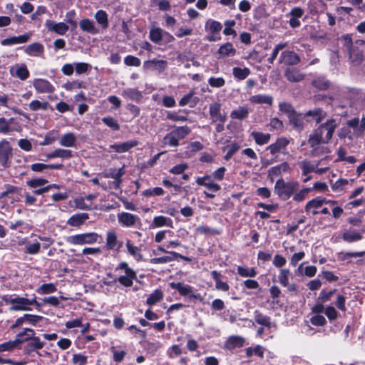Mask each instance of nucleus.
I'll list each match as a JSON object with an SVG mask.
<instances>
[{
  "label": "nucleus",
  "instance_id": "obj_23",
  "mask_svg": "<svg viewBox=\"0 0 365 365\" xmlns=\"http://www.w3.org/2000/svg\"><path fill=\"white\" fill-rule=\"evenodd\" d=\"M80 29L93 35L98 34L99 29L96 26L95 23L89 19H83L79 23Z\"/></svg>",
  "mask_w": 365,
  "mask_h": 365
},
{
  "label": "nucleus",
  "instance_id": "obj_3",
  "mask_svg": "<svg viewBox=\"0 0 365 365\" xmlns=\"http://www.w3.org/2000/svg\"><path fill=\"white\" fill-rule=\"evenodd\" d=\"M115 272L118 274V282L125 287H131L137 278L136 272L126 262H120L115 268Z\"/></svg>",
  "mask_w": 365,
  "mask_h": 365
},
{
  "label": "nucleus",
  "instance_id": "obj_17",
  "mask_svg": "<svg viewBox=\"0 0 365 365\" xmlns=\"http://www.w3.org/2000/svg\"><path fill=\"white\" fill-rule=\"evenodd\" d=\"M292 169L287 162H284L279 165L271 168L268 170V176L271 181H274L276 177L280 176L283 173H289Z\"/></svg>",
  "mask_w": 365,
  "mask_h": 365
},
{
  "label": "nucleus",
  "instance_id": "obj_61",
  "mask_svg": "<svg viewBox=\"0 0 365 365\" xmlns=\"http://www.w3.org/2000/svg\"><path fill=\"white\" fill-rule=\"evenodd\" d=\"M346 297L343 294H337L335 302L336 307L341 312H346Z\"/></svg>",
  "mask_w": 365,
  "mask_h": 365
},
{
  "label": "nucleus",
  "instance_id": "obj_54",
  "mask_svg": "<svg viewBox=\"0 0 365 365\" xmlns=\"http://www.w3.org/2000/svg\"><path fill=\"white\" fill-rule=\"evenodd\" d=\"M299 165L302 169V175H307L315 170V165L307 160L299 162Z\"/></svg>",
  "mask_w": 365,
  "mask_h": 365
},
{
  "label": "nucleus",
  "instance_id": "obj_60",
  "mask_svg": "<svg viewBox=\"0 0 365 365\" xmlns=\"http://www.w3.org/2000/svg\"><path fill=\"white\" fill-rule=\"evenodd\" d=\"M40 249L39 242L30 243L25 247V252L29 255H36L40 252Z\"/></svg>",
  "mask_w": 365,
  "mask_h": 365
},
{
  "label": "nucleus",
  "instance_id": "obj_9",
  "mask_svg": "<svg viewBox=\"0 0 365 365\" xmlns=\"http://www.w3.org/2000/svg\"><path fill=\"white\" fill-rule=\"evenodd\" d=\"M123 241L118 237L116 232L109 230L106 233V247L107 250L115 252H119L123 247Z\"/></svg>",
  "mask_w": 365,
  "mask_h": 365
},
{
  "label": "nucleus",
  "instance_id": "obj_38",
  "mask_svg": "<svg viewBox=\"0 0 365 365\" xmlns=\"http://www.w3.org/2000/svg\"><path fill=\"white\" fill-rule=\"evenodd\" d=\"M251 135L257 145H262L269 143L271 135L269 133H264L257 131H253Z\"/></svg>",
  "mask_w": 365,
  "mask_h": 365
},
{
  "label": "nucleus",
  "instance_id": "obj_63",
  "mask_svg": "<svg viewBox=\"0 0 365 365\" xmlns=\"http://www.w3.org/2000/svg\"><path fill=\"white\" fill-rule=\"evenodd\" d=\"M208 83L211 87L213 88H221L225 86V81L222 77H211L208 80Z\"/></svg>",
  "mask_w": 365,
  "mask_h": 365
},
{
  "label": "nucleus",
  "instance_id": "obj_28",
  "mask_svg": "<svg viewBox=\"0 0 365 365\" xmlns=\"http://www.w3.org/2000/svg\"><path fill=\"white\" fill-rule=\"evenodd\" d=\"M88 219L87 213H78L72 215L67 220V224L73 227H79Z\"/></svg>",
  "mask_w": 365,
  "mask_h": 365
},
{
  "label": "nucleus",
  "instance_id": "obj_34",
  "mask_svg": "<svg viewBox=\"0 0 365 365\" xmlns=\"http://www.w3.org/2000/svg\"><path fill=\"white\" fill-rule=\"evenodd\" d=\"M21 334H17L14 341H9L0 344V351H11L19 344L24 343V339L21 338Z\"/></svg>",
  "mask_w": 365,
  "mask_h": 365
},
{
  "label": "nucleus",
  "instance_id": "obj_7",
  "mask_svg": "<svg viewBox=\"0 0 365 365\" xmlns=\"http://www.w3.org/2000/svg\"><path fill=\"white\" fill-rule=\"evenodd\" d=\"M190 132V128L186 125L178 127L164 137L163 142L165 145L176 147L179 145V141L185 138Z\"/></svg>",
  "mask_w": 365,
  "mask_h": 365
},
{
  "label": "nucleus",
  "instance_id": "obj_42",
  "mask_svg": "<svg viewBox=\"0 0 365 365\" xmlns=\"http://www.w3.org/2000/svg\"><path fill=\"white\" fill-rule=\"evenodd\" d=\"M326 116V112L321 108L310 110L305 114V117H312L317 123L321 122Z\"/></svg>",
  "mask_w": 365,
  "mask_h": 365
},
{
  "label": "nucleus",
  "instance_id": "obj_59",
  "mask_svg": "<svg viewBox=\"0 0 365 365\" xmlns=\"http://www.w3.org/2000/svg\"><path fill=\"white\" fill-rule=\"evenodd\" d=\"M336 289H332L331 291L327 292L325 290H322L318 297V301L322 303H325L331 299L335 293Z\"/></svg>",
  "mask_w": 365,
  "mask_h": 365
},
{
  "label": "nucleus",
  "instance_id": "obj_50",
  "mask_svg": "<svg viewBox=\"0 0 365 365\" xmlns=\"http://www.w3.org/2000/svg\"><path fill=\"white\" fill-rule=\"evenodd\" d=\"M58 138V131L52 130L48 132L44 137L43 141L40 143L41 145H48L52 144Z\"/></svg>",
  "mask_w": 365,
  "mask_h": 365
},
{
  "label": "nucleus",
  "instance_id": "obj_25",
  "mask_svg": "<svg viewBox=\"0 0 365 365\" xmlns=\"http://www.w3.org/2000/svg\"><path fill=\"white\" fill-rule=\"evenodd\" d=\"M73 156L72 151L68 149L56 148L46 155L47 159H69Z\"/></svg>",
  "mask_w": 365,
  "mask_h": 365
},
{
  "label": "nucleus",
  "instance_id": "obj_48",
  "mask_svg": "<svg viewBox=\"0 0 365 365\" xmlns=\"http://www.w3.org/2000/svg\"><path fill=\"white\" fill-rule=\"evenodd\" d=\"M255 322L262 326L270 328L271 319L269 317L262 314L258 311L255 312Z\"/></svg>",
  "mask_w": 365,
  "mask_h": 365
},
{
  "label": "nucleus",
  "instance_id": "obj_18",
  "mask_svg": "<svg viewBox=\"0 0 365 365\" xmlns=\"http://www.w3.org/2000/svg\"><path fill=\"white\" fill-rule=\"evenodd\" d=\"M10 74L21 81L27 79L29 76V71L25 64L16 63L12 66L9 70Z\"/></svg>",
  "mask_w": 365,
  "mask_h": 365
},
{
  "label": "nucleus",
  "instance_id": "obj_43",
  "mask_svg": "<svg viewBox=\"0 0 365 365\" xmlns=\"http://www.w3.org/2000/svg\"><path fill=\"white\" fill-rule=\"evenodd\" d=\"M218 53L222 57L233 56L236 53V50L231 43H226L219 48Z\"/></svg>",
  "mask_w": 365,
  "mask_h": 365
},
{
  "label": "nucleus",
  "instance_id": "obj_20",
  "mask_svg": "<svg viewBox=\"0 0 365 365\" xmlns=\"http://www.w3.org/2000/svg\"><path fill=\"white\" fill-rule=\"evenodd\" d=\"M279 62L287 65H296L299 62V57L293 51H283L279 58Z\"/></svg>",
  "mask_w": 365,
  "mask_h": 365
},
{
  "label": "nucleus",
  "instance_id": "obj_45",
  "mask_svg": "<svg viewBox=\"0 0 365 365\" xmlns=\"http://www.w3.org/2000/svg\"><path fill=\"white\" fill-rule=\"evenodd\" d=\"M163 298V292L162 290L157 289L152 292L146 300V304L153 306L158 302H160Z\"/></svg>",
  "mask_w": 365,
  "mask_h": 365
},
{
  "label": "nucleus",
  "instance_id": "obj_13",
  "mask_svg": "<svg viewBox=\"0 0 365 365\" xmlns=\"http://www.w3.org/2000/svg\"><path fill=\"white\" fill-rule=\"evenodd\" d=\"M32 84L36 92L39 93H51L55 91L54 86L44 78H36Z\"/></svg>",
  "mask_w": 365,
  "mask_h": 365
},
{
  "label": "nucleus",
  "instance_id": "obj_22",
  "mask_svg": "<svg viewBox=\"0 0 365 365\" xmlns=\"http://www.w3.org/2000/svg\"><path fill=\"white\" fill-rule=\"evenodd\" d=\"M125 247L128 253L132 256L137 262L142 261L143 255L140 247L135 246L130 240H127Z\"/></svg>",
  "mask_w": 365,
  "mask_h": 365
},
{
  "label": "nucleus",
  "instance_id": "obj_56",
  "mask_svg": "<svg viewBox=\"0 0 365 365\" xmlns=\"http://www.w3.org/2000/svg\"><path fill=\"white\" fill-rule=\"evenodd\" d=\"M48 105L47 102H41L38 100H34L30 102L29 106L31 110L36 111L41 109L46 110L48 108Z\"/></svg>",
  "mask_w": 365,
  "mask_h": 365
},
{
  "label": "nucleus",
  "instance_id": "obj_44",
  "mask_svg": "<svg viewBox=\"0 0 365 365\" xmlns=\"http://www.w3.org/2000/svg\"><path fill=\"white\" fill-rule=\"evenodd\" d=\"M95 19L103 29L108 27V16L105 11L98 10L95 14Z\"/></svg>",
  "mask_w": 365,
  "mask_h": 365
},
{
  "label": "nucleus",
  "instance_id": "obj_57",
  "mask_svg": "<svg viewBox=\"0 0 365 365\" xmlns=\"http://www.w3.org/2000/svg\"><path fill=\"white\" fill-rule=\"evenodd\" d=\"M47 183L48 180L44 178H35L26 182L27 185L34 189L41 187Z\"/></svg>",
  "mask_w": 365,
  "mask_h": 365
},
{
  "label": "nucleus",
  "instance_id": "obj_1",
  "mask_svg": "<svg viewBox=\"0 0 365 365\" xmlns=\"http://www.w3.org/2000/svg\"><path fill=\"white\" fill-rule=\"evenodd\" d=\"M336 127V120L329 119L325 123L320 125L309 135V144L313 148V155H319L330 153L327 147L320 146V145L327 143L330 140Z\"/></svg>",
  "mask_w": 365,
  "mask_h": 365
},
{
  "label": "nucleus",
  "instance_id": "obj_31",
  "mask_svg": "<svg viewBox=\"0 0 365 365\" xmlns=\"http://www.w3.org/2000/svg\"><path fill=\"white\" fill-rule=\"evenodd\" d=\"M76 143V138L73 133H67L63 134L59 140V144L63 147H75Z\"/></svg>",
  "mask_w": 365,
  "mask_h": 365
},
{
  "label": "nucleus",
  "instance_id": "obj_64",
  "mask_svg": "<svg viewBox=\"0 0 365 365\" xmlns=\"http://www.w3.org/2000/svg\"><path fill=\"white\" fill-rule=\"evenodd\" d=\"M87 356L81 354H74L72 357V363L74 365H86L87 364Z\"/></svg>",
  "mask_w": 365,
  "mask_h": 365
},
{
  "label": "nucleus",
  "instance_id": "obj_41",
  "mask_svg": "<svg viewBox=\"0 0 365 365\" xmlns=\"http://www.w3.org/2000/svg\"><path fill=\"white\" fill-rule=\"evenodd\" d=\"M251 71L249 68L247 67H234L232 68V75L235 78L242 81L250 76Z\"/></svg>",
  "mask_w": 365,
  "mask_h": 365
},
{
  "label": "nucleus",
  "instance_id": "obj_52",
  "mask_svg": "<svg viewBox=\"0 0 365 365\" xmlns=\"http://www.w3.org/2000/svg\"><path fill=\"white\" fill-rule=\"evenodd\" d=\"M349 184V180L344 178H340L334 183L331 184V189L336 192H341L346 189Z\"/></svg>",
  "mask_w": 365,
  "mask_h": 365
},
{
  "label": "nucleus",
  "instance_id": "obj_24",
  "mask_svg": "<svg viewBox=\"0 0 365 365\" xmlns=\"http://www.w3.org/2000/svg\"><path fill=\"white\" fill-rule=\"evenodd\" d=\"M138 141L134 140L119 144L110 145V148L113 150L116 153H121L128 151L130 149L138 145Z\"/></svg>",
  "mask_w": 365,
  "mask_h": 365
},
{
  "label": "nucleus",
  "instance_id": "obj_58",
  "mask_svg": "<svg viewBox=\"0 0 365 365\" xmlns=\"http://www.w3.org/2000/svg\"><path fill=\"white\" fill-rule=\"evenodd\" d=\"M63 88L66 91H73L74 89L85 88V86H84L83 82H82V81H71V82L68 81V82L66 83L63 85Z\"/></svg>",
  "mask_w": 365,
  "mask_h": 365
},
{
  "label": "nucleus",
  "instance_id": "obj_5",
  "mask_svg": "<svg viewBox=\"0 0 365 365\" xmlns=\"http://www.w3.org/2000/svg\"><path fill=\"white\" fill-rule=\"evenodd\" d=\"M195 181L197 185L205 187L208 190V192H204L205 197L207 198H214L215 197V193L221 190L220 185L212 179L210 174H206L202 177H197Z\"/></svg>",
  "mask_w": 365,
  "mask_h": 365
},
{
  "label": "nucleus",
  "instance_id": "obj_36",
  "mask_svg": "<svg viewBox=\"0 0 365 365\" xmlns=\"http://www.w3.org/2000/svg\"><path fill=\"white\" fill-rule=\"evenodd\" d=\"M244 344V339L239 336H230L225 343L227 349L231 350L237 347H241Z\"/></svg>",
  "mask_w": 365,
  "mask_h": 365
},
{
  "label": "nucleus",
  "instance_id": "obj_16",
  "mask_svg": "<svg viewBox=\"0 0 365 365\" xmlns=\"http://www.w3.org/2000/svg\"><path fill=\"white\" fill-rule=\"evenodd\" d=\"M209 112L210 118L213 123H225L227 120L226 115L221 113V105L219 103H214L210 104Z\"/></svg>",
  "mask_w": 365,
  "mask_h": 365
},
{
  "label": "nucleus",
  "instance_id": "obj_15",
  "mask_svg": "<svg viewBox=\"0 0 365 365\" xmlns=\"http://www.w3.org/2000/svg\"><path fill=\"white\" fill-rule=\"evenodd\" d=\"M125 174L124 167H122L119 169L115 168H110L105 173H103V175L106 178H113L114 179L113 185L115 189L120 188V184L122 182L121 177Z\"/></svg>",
  "mask_w": 365,
  "mask_h": 365
},
{
  "label": "nucleus",
  "instance_id": "obj_26",
  "mask_svg": "<svg viewBox=\"0 0 365 365\" xmlns=\"http://www.w3.org/2000/svg\"><path fill=\"white\" fill-rule=\"evenodd\" d=\"M164 35L168 37L169 41L174 39L172 35L169 34L168 32L163 31L160 28L152 29L150 31V38L154 43L160 42Z\"/></svg>",
  "mask_w": 365,
  "mask_h": 365
},
{
  "label": "nucleus",
  "instance_id": "obj_46",
  "mask_svg": "<svg viewBox=\"0 0 365 365\" xmlns=\"http://www.w3.org/2000/svg\"><path fill=\"white\" fill-rule=\"evenodd\" d=\"M57 290L56 284L53 283L43 284L36 289V292L39 294H48L55 292Z\"/></svg>",
  "mask_w": 365,
  "mask_h": 365
},
{
  "label": "nucleus",
  "instance_id": "obj_8",
  "mask_svg": "<svg viewBox=\"0 0 365 365\" xmlns=\"http://www.w3.org/2000/svg\"><path fill=\"white\" fill-rule=\"evenodd\" d=\"M324 203L334 205L337 204V202L334 200H327L322 197H317L307 202L304 207L305 211L307 212L312 213L313 215H316L319 213L317 210L320 208Z\"/></svg>",
  "mask_w": 365,
  "mask_h": 365
},
{
  "label": "nucleus",
  "instance_id": "obj_37",
  "mask_svg": "<svg viewBox=\"0 0 365 365\" xmlns=\"http://www.w3.org/2000/svg\"><path fill=\"white\" fill-rule=\"evenodd\" d=\"M122 96L129 100L138 101L142 98L141 93L135 88H126L122 91Z\"/></svg>",
  "mask_w": 365,
  "mask_h": 365
},
{
  "label": "nucleus",
  "instance_id": "obj_11",
  "mask_svg": "<svg viewBox=\"0 0 365 365\" xmlns=\"http://www.w3.org/2000/svg\"><path fill=\"white\" fill-rule=\"evenodd\" d=\"M45 27L49 32L55 33L60 36L65 35L69 30L68 25L65 22H56L48 19L45 21Z\"/></svg>",
  "mask_w": 365,
  "mask_h": 365
},
{
  "label": "nucleus",
  "instance_id": "obj_21",
  "mask_svg": "<svg viewBox=\"0 0 365 365\" xmlns=\"http://www.w3.org/2000/svg\"><path fill=\"white\" fill-rule=\"evenodd\" d=\"M24 51L30 56H38L43 53L44 47L41 43L35 42L24 47Z\"/></svg>",
  "mask_w": 365,
  "mask_h": 365
},
{
  "label": "nucleus",
  "instance_id": "obj_62",
  "mask_svg": "<svg viewBox=\"0 0 365 365\" xmlns=\"http://www.w3.org/2000/svg\"><path fill=\"white\" fill-rule=\"evenodd\" d=\"M143 194L144 196L146 197H150L154 195L160 196L164 194V190L162 187H156L154 188H150L144 190Z\"/></svg>",
  "mask_w": 365,
  "mask_h": 365
},
{
  "label": "nucleus",
  "instance_id": "obj_19",
  "mask_svg": "<svg viewBox=\"0 0 365 365\" xmlns=\"http://www.w3.org/2000/svg\"><path fill=\"white\" fill-rule=\"evenodd\" d=\"M289 143V139L285 137H281L279 138L275 143L269 145L267 149L269 150L272 155H274L277 153L282 152L283 150L287 148Z\"/></svg>",
  "mask_w": 365,
  "mask_h": 365
},
{
  "label": "nucleus",
  "instance_id": "obj_14",
  "mask_svg": "<svg viewBox=\"0 0 365 365\" xmlns=\"http://www.w3.org/2000/svg\"><path fill=\"white\" fill-rule=\"evenodd\" d=\"M118 222L123 227H132L137 222H140V218L133 214L129 212H120L117 215Z\"/></svg>",
  "mask_w": 365,
  "mask_h": 365
},
{
  "label": "nucleus",
  "instance_id": "obj_55",
  "mask_svg": "<svg viewBox=\"0 0 365 365\" xmlns=\"http://www.w3.org/2000/svg\"><path fill=\"white\" fill-rule=\"evenodd\" d=\"M205 29L214 34L219 32L222 29V25L217 21L210 19L205 24Z\"/></svg>",
  "mask_w": 365,
  "mask_h": 365
},
{
  "label": "nucleus",
  "instance_id": "obj_39",
  "mask_svg": "<svg viewBox=\"0 0 365 365\" xmlns=\"http://www.w3.org/2000/svg\"><path fill=\"white\" fill-rule=\"evenodd\" d=\"M13 121V118L9 120L4 117L0 118V133L6 135L14 130L18 131V129L11 128L10 125Z\"/></svg>",
  "mask_w": 365,
  "mask_h": 365
},
{
  "label": "nucleus",
  "instance_id": "obj_47",
  "mask_svg": "<svg viewBox=\"0 0 365 365\" xmlns=\"http://www.w3.org/2000/svg\"><path fill=\"white\" fill-rule=\"evenodd\" d=\"M237 273L242 277H255L257 274L255 268L243 266L237 267Z\"/></svg>",
  "mask_w": 365,
  "mask_h": 365
},
{
  "label": "nucleus",
  "instance_id": "obj_30",
  "mask_svg": "<svg viewBox=\"0 0 365 365\" xmlns=\"http://www.w3.org/2000/svg\"><path fill=\"white\" fill-rule=\"evenodd\" d=\"M342 239L347 242H356L362 239V233L356 230H348L343 233Z\"/></svg>",
  "mask_w": 365,
  "mask_h": 365
},
{
  "label": "nucleus",
  "instance_id": "obj_10",
  "mask_svg": "<svg viewBox=\"0 0 365 365\" xmlns=\"http://www.w3.org/2000/svg\"><path fill=\"white\" fill-rule=\"evenodd\" d=\"M12 156V148L6 140L0 141V164L4 168L9 166V160Z\"/></svg>",
  "mask_w": 365,
  "mask_h": 365
},
{
  "label": "nucleus",
  "instance_id": "obj_49",
  "mask_svg": "<svg viewBox=\"0 0 365 365\" xmlns=\"http://www.w3.org/2000/svg\"><path fill=\"white\" fill-rule=\"evenodd\" d=\"M91 69V66L85 62L74 63V70L76 75L88 73Z\"/></svg>",
  "mask_w": 365,
  "mask_h": 365
},
{
  "label": "nucleus",
  "instance_id": "obj_51",
  "mask_svg": "<svg viewBox=\"0 0 365 365\" xmlns=\"http://www.w3.org/2000/svg\"><path fill=\"white\" fill-rule=\"evenodd\" d=\"M312 190V188L311 187H303L301 190H299L297 192H294L293 195V200L297 202H300L304 201L309 192Z\"/></svg>",
  "mask_w": 365,
  "mask_h": 365
},
{
  "label": "nucleus",
  "instance_id": "obj_2",
  "mask_svg": "<svg viewBox=\"0 0 365 365\" xmlns=\"http://www.w3.org/2000/svg\"><path fill=\"white\" fill-rule=\"evenodd\" d=\"M1 298L6 304L11 305V311H31L32 306L37 307L41 306L36 301V297L29 299L18 295H4Z\"/></svg>",
  "mask_w": 365,
  "mask_h": 365
},
{
  "label": "nucleus",
  "instance_id": "obj_4",
  "mask_svg": "<svg viewBox=\"0 0 365 365\" xmlns=\"http://www.w3.org/2000/svg\"><path fill=\"white\" fill-rule=\"evenodd\" d=\"M299 182L297 181H284L280 178L276 181L274 185V192L283 200H287L294 194L297 187Z\"/></svg>",
  "mask_w": 365,
  "mask_h": 365
},
{
  "label": "nucleus",
  "instance_id": "obj_27",
  "mask_svg": "<svg viewBox=\"0 0 365 365\" xmlns=\"http://www.w3.org/2000/svg\"><path fill=\"white\" fill-rule=\"evenodd\" d=\"M167 226L173 227V220L170 217H167L163 215L156 216L153 218L150 227L152 229Z\"/></svg>",
  "mask_w": 365,
  "mask_h": 365
},
{
  "label": "nucleus",
  "instance_id": "obj_12",
  "mask_svg": "<svg viewBox=\"0 0 365 365\" xmlns=\"http://www.w3.org/2000/svg\"><path fill=\"white\" fill-rule=\"evenodd\" d=\"M170 286L171 288L178 290L179 294L182 296L189 297L193 299H201L200 294H193V287L188 284L182 282H171Z\"/></svg>",
  "mask_w": 365,
  "mask_h": 365
},
{
  "label": "nucleus",
  "instance_id": "obj_33",
  "mask_svg": "<svg viewBox=\"0 0 365 365\" xmlns=\"http://www.w3.org/2000/svg\"><path fill=\"white\" fill-rule=\"evenodd\" d=\"M250 101L252 103L256 104H267L272 105L273 98L271 96L264 95V94H257L252 96L250 98Z\"/></svg>",
  "mask_w": 365,
  "mask_h": 365
},
{
  "label": "nucleus",
  "instance_id": "obj_29",
  "mask_svg": "<svg viewBox=\"0 0 365 365\" xmlns=\"http://www.w3.org/2000/svg\"><path fill=\"white\" fill-rule=\"evenodd\" d=\"M167 65V62L163 60L153 59L144 62L145 68L157 70L159 72H163L166 68Z\"/></svg>",
  "mask_w": 365,
  "mask_h": 365
},
{
  "label": "nucleus",
  "instance_id": "obj_35",
  "mask_svg": "<svg viewBox=\"0 0 365 365\" xmlns=\"http://www.w3.org/2000/svg\"><path fill=\"white\" fill-rule=\"evenodd\" d=\"M249 115V108L247 106H240L230 113L232 119L244 120Z\"/></svg>",
  "mask_w": 365,
  "mask_h": 365
},
{
  "label": "nucleus",
  "instance_id": "obj_6",
  "mask_svg": "<svg viewBox=\"0 0 365 365\" xmlns=\"http://www.w3.org/2000/svg\"><path fill=\"white\" fill-rule=\"evenodd\" d=\"M100 237L96 232H86L68 236L66 241L71 245H91L97 242Z\"/></svg>",
  "mask_w": 365,
  "mask_h": 365
},
{
  "label": "nucleus",
  "instance_id": "obj_32",
  "mask_svg": "<svg viewBox=\"0 0 365 365\" xmlns=\"http://www.w3.org/2000/svg\"><path fill=\"white\" fill-rule=\"evenodd\" d=\"M304 117L305 115L303 116L302 114L294 112L289 117V123L294 128L300 130L303 128Z\"/></svg>",
  "mask_w": 365,
  "mask_h": 365
},
{
  "label": "nucleus",
  "instance_id": "obj_40",
  "mask_svg": "<svg viewBox=\"0 0 365 365\" xmlns=\"http://www.w3.org/2000/svg\"><path fill=\"white\" fill-rule=\"evenodd\" d=\"M287 79L291 82H299L304 79V75L294 68H287L285 71Z\"/></svg>",
  "mask_w": 365,
  "mask_h": 365
},
{
  "label": "nucleus",
  "instance_id": "obj_53",
  "mask_svg": "<svg viewBox=\"0 0 365 365\" xmlns=\"http://www.w3.org/2000/svg\"><path fill=\"white\" fill-rule=\"evenodd\" d=\"M292 274L288 269H282L278 275V279L280 284L283 287L288 286L289 280Z\"/></svg>",
  "mask_w": 365,
  "mask_h": 365
}]
</instances>
